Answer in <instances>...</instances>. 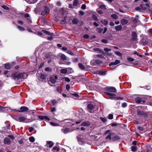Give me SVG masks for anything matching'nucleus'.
<instances>
[{"label": "nucleus", "mask_w": 152, "mask_h": 152, "mask_svg": "<svg viewBox=\"0 0 152 152\" xmlns=\"http://www.w3.org/2000/svg\"><path fill=\"white\" fill-rule=\"evenodd\" d=\"M4 144L9 145L11 142L10 139L8 137H6L4 140Z\"/></svg>", "instance_id": "obj_15"}, {"label": "nucleus", "mask_w": 152, "mask_h": 152, "mask_svg": "<svg viewBox=\"0 0 152 152\" xmlns=\"http://www.w3.org/2000/svg\"><path fill=\"white\" fill-rule=\"evenodd\" d=\"M127 106V103L125 102H124V103H122V106L123 107H126Z\"/></svg>", "instance_id": "obj_55"}, {"label": "nucleus", "mask_w": 152, "mask_h": 152, "mask_svg": "<svg viewBox=\"0 0 152 152\" xmlns=\"http://www.w3.org/2000/svg\"><path fill=\"white\" fill-rule=\"evenodd\" d=\"M29 130L30 132H31L34 130V128L32 127H30L29 128Z\"/></svg>", "instance_id": "obj_59"}, {"label": "nucleus", "mask_w": 152, "mask_h": 152, "mask_svg": "<svg viewBox=\"0 0 152 152\" xmlns=\"http://www.w3.org/2000/svg\"><path fill=\"white\" fill-rule=\"evenodd\" d=\"M120 139V137L118 136L115 135L112 138V141H115L116 140H118Z\"/></svg>", "instance_id": "obj_16"}, {"label": "nucleus", "mask_w": 152, "mask_h": 152, "mask_svg": "<svg viewBox=\"0 0 152 152\" xmlns=\"http://www.w3.org/2000/svg\"><path fill=\"white\" fill-rule=\"evenodd\" d=\"M44 119H45V120H47L48 121H49L50 120V119L48 116H44Z\"/></svg>", "instance_id": "obj_63"}, {"label": "nucleus", "mask_w": 152, "mask_h": 152, "mask_svg": "<svg viewBox=\"0 0 152 152\" xmlns=\"http://www.w3.org/2000/svg\"><path fill=\"white\" fill-rule=\"evenodd\" d=\"M29 141L31 142H33L35 141V138L33 137H31L29 138Z\"/></svg>", "instance_id": "obj_36"}, {"label": "nucleus", "mask_w": 152, "mask_h": 152, "mask_svg": "<svg viewBox=\"0 0 152 152\" xmlns=\"http://www.w3.org/2000/svg\"><path fill=\"white\" fill-rule=\"evenodd\" d=\"M16 120L19 122L26 123L31 122L33 121V120L29 119L23 116L18 117L16 118Z\"/></svg>", "instance_id": "obj_2"}, {"label": "nucleus", "mask_w": 152, "mask_h": 152, "mask_svg": "<svg viewBox=\"0 0 152 152\" xmlns=\"http://www.w3.org/2000/svg\"><path fill=\"white\" fill-rule=\"evenodd\" d=\"M111 135H112V134L110 132L109 133H108V135L106 137L105 139L106 140L109 139V140H112V138H111Z\"/></svg>", "instance_id": "obj_24"}, {"label": "nucleus", "mask_w": 152, "mask_h": 152, "mask_svg": "<svg viewBox=\"0 0 152 152\" xmlns=\"http://www.w3.org/2000/svg\"><path fill=\"white\" fill-rule=\"evenodd\" d=\"M86 6L85 4H83L82 5L81 8L83 10H85L86 8Z\"/></svg>", "instance_id": "obj_57"}, {"label": "nucleus", "mask_w": 152, "mask_h": 152, "mask_svg": "<svg viewBox=\"0 0 152 152\" xmlns=\"http://www.w3.org/2000/svg\"><path fill=\"white\" fill-rule=\"evenodd\" d=\"M65 81L67 82H69L70 81V80L69 78L68 77H65Z\"/></svg>", "instance_id": "obj_58"}, {"label": "nucleus", "mask_w": 152, "mask_h": 152, "mask_svg": "<svg viewBox=\"0 0 152 152\" xmlns=\"http://www.w3.org/2000/svg\"><path fill=\"white\" fill-rule=\"evenodd\" d=\"M63 132L64 134H66L69 132V130L68 128H66L63 130Z\"/></svg>", "instance_id": "obj_26"}, {"label": "nucleus", "mask_w": 152, "mask_h": 152, "mask_svg": "<svg viewBox=\"0 0 152 152\" xmlns=\"http://www.w3.org/2000/svg\"><path fill=\"white\" fill-rule=\"evenodd\" d=\"M136 102L138 104H142L145 102V101L144 100H142L141 98L137 97L135 99Z\"/></svg>", "instance_id": "obj_9"}, {"label": "nucleus", "mask_w": 152, "mask_h": 152, "mask_svg": "<svg viewBox=\"0 0 152 152\" xmlns=\"http://www.w3.org/2000/svg\"><path fill=\"white\" fill-rule=\"evenodd\" d=\"M12 76L14 80H18L19 79L26 78L27 76V75L25 73H19L16 72L12 73Z\"/></svg>", "instance_id": "obj_1"}, {"label": "nucleus", "mask_w": 152, "mask_h": 152, "mask_svg": "<svg viewBox=\"0 0 152 152\" xmlns=\"http://www.w3.org/2000/svg\"><path fill=\"white\" fill-rule=\"evenodd\" d=\"M132 36L133 40H135L137 39V35L135 32L133 31L132 32Z\"/></svg>", "instance_id": "obj_12"}, {"label": "nucleus", "mask_w": 152, "mask_h": 152, "mask_svg": "<svg viewBox=\"0 0 152 152\" xmlns=\"http://www.w3.org/2000/svg\"><path fill=\"white\" fill-rule=\"evenodd\" d=\"M101 41L103 43H104L105 44H106V43H107V42H108L107 41L106 39H102L101 40Z\"/></svg>", "instance_id": "obj_56"}, {"label": "nucleus", "mask_w": 152, "mask_h": 152, "mask_svg": "<svg viewBox=\"0 0 152 152\" xmlns=\"http://www.w3.org/2000/svg\"><path fill=\"white\" fill-rule=\"evenodd\" d=\"M17 28L20 31H24L25 30V29L23 27L20 26H17Z\"/></svg>", "instance_id": "obj_41"}, {"label": "nucleus", "mask_w": 152, "mask_h": 152, "mask_svg": "<svg viewBox=\"0 0 152 152\" xmlns=\"http://www.w3.org/2000/svg\"><path fill=\"white\" fill-rule=\"evenodd\" d=\"M58 79V77L56 75L54 76L50 77L49 78V80L48 81V83L49 85L51 86H53V84H55L56 81V80Z\"/></svg>", "instance_id": "obj_4"}, {"label": "nucleus", "mask_w": 152, "mask_h": 152, "mask_svg": "<svg viewBox=\"0 0 152 152\" xmlns=\"http://www.w3.org/2000/svg\"><path fill=\"white\" fill-rule=\"evenodd\" d=\"M70 86L68 84H67L66 86V88L67 91H69L70 88Z\"/></svg>", "instance_id": "obj_61"}, {"label": "nucleus", "mask_w": 152, "mask_h": 152, "mask_svg": "<svg viewBox=\"0 0 152 152\" xmlns=\"http://www.w3.org/2000/svg\"><path fill=\"white\" fill-rule=\"evenodd\" d=\"M50 124L53 126H59V124H58L52 122H50Z\"/></svg>", "instance_id": "obj_45"}, {"label": "nucleus", "mask_w": 152, "mask_h": 152, "mask_svg": "<svg viewBox=\"0 0 152 152\" xmlns=\"http://www.w3.org/2000/svg\"><path fill=\"white\" fill-rule=\"evenodd\" d=\"M47 143L48 144H49V147L51 148L53 145V143H52V142L50 141H47Z\"/></svg>", "instance_id": "obj_31"}, {"label": "nucleus", "mask_w": 152, "mask_h": 152, "mask_svg": "<svg viewBox=\"0 0 152 152\" xmlns=\"http://www.w3.org/2000/svg\"><path fill=\"white\" fill-rule=\"evenodd\" d=\"M137 114L138 115H145L147 116V113L143 111H140V109H138L137 111Z\"/></svg>", "instance_id": "obj_8"}, {"label": "nucleus", "mask_w": 152, "mask_h": 152, "mask_svg": "<svg viewBox=\"0 0 152 152\" xmlns=\"http://www.w3.org/2000/svg\"><path fill=\"white\" fill-rule=\"evenodd\" d=\"M4 66L6 69H10L11 68L10 65L8 64H5Z\"/></svg>", "instance_id": "obj_25"}, {"label": "nucleus", "mask_w": 152, "mask_h": 152, "mask_svg": "<svg viewBox=\"0 0 152 152\" xmlns=\"http://www.w3.org/2000/svg\"><path fill=\"white\" fill-rule=\"evenodd\" d=\"M92 18L94 20H98V18L97 17L94 15H92Z\"/></svg>", "instance_id": "obj_51"}, {"label": "nucleus", "mask_w": 152, "mask_h": 152, "mask_svg": "<svg viewBox=\"0 0 152 152\" xmlns=\"http://www.w3.org/2000/svg\"><path fill=\"white\" fill-rule=\"evenodd\" d=\"M127 59L129 62H132L134 60V58L129 57H127Z\"/></svg>", "instance_id": "obj_27"}, {"label": "nucleus", "mask_w": 152, "mask_h": 152, "mask_svg": "<svg viewBox=\"0 0 152 152\" xmlns=\"http://www.w3.org/2000/svg\"><path fill=\"white\" fill-rule=\"evenodd\" d=\"M128 22V20L125 19H123L121 20V24H122L123 25H125Z\"/></svg>", "instance_id": "obj_17"}, {"label": "nucleus", "mask_w": 152, "mask_h": 152, "mask_svg": "<svg viewBox=\"0 0 152 152\" xmlns=\"http://www.w3.org/2000/svg\"><path fill=\"white\" fill-rule=\"evenodd\" d=\"M96 60V64H101L102 63V61H100V60Z\"/></svg>", "instance_id": "obj_49"}, {"label": "nucleus", "mask_w": 152, "mask_h": 152, "mask_svg": "<svg viewBox=\"0 0 152 152\" xmlns=\"http://www.w3.org/2000/svg\"><path fill=\"white\" fill-rule=\"evenodd\" d=\"M88 111L91 113H92L96 110V108L94 105L92 104H89L87 106Z\"/></svg>", "instance_id": "obj_5"}, {"label": "nucleus", "mask_w": 152, "mask_h": 152, "mask_svg": "<svg viewBox=\"0 0 152 152\" xmlns=\"http://www.w3.org/2000/svg\"><path fill=\"white\" fill-rule=\"evenodd\" d=\"M93 50L95 51H97L100 53H102V50L99 48H95L93 49Z\"/></svg>", "instance_id": "obj_48"}, {"label": "nucleus", "mask_w": 152, "mask_h": 152, "mask_svg": "<svg viewBox=\"0 0 152 152\" xmlns=\"http://www.w3.org/2000/svg\"><path fill=\"white\" fill-rule=\"evenodd\" d=\"M67 69H63L61 70L60 72L62 74H65L67 72Z\"/></svg>", "instance_id": "obj_20"}, {"label": "nucleus", "mask_w": 152, "mask_h": 152, "mask_svg": "<svg viewBox=\"0 0 152 152\" xmlns=\"http://www.w3.org/2000/svg\"><path fill=\"white\" fill-rule=\"evenodd\" d=\"M51 102L53 105H54L57 103L56 101L55 100H52L51 101Z\"/></svg>", "instance_id": "obj_52"}, {"label": "nucleus", "mask_w": 152, "mask_h": 152, "mask_svg": "<svg viewBox=\"0 0 152 152\" xmlns=\"http://www.w3.org/2000/svg\"><path fill=\"white\" fill-rule=\"evenodd\" d=\"M96 60H92L91 62V64L92 65H96Z\"/></svg>", "instance_id": "obj_43"}, {"label": "nucleus", "mask_w": 152, "mask_h": 152, "mask_svg": "<svg viewBox=\"0 0 152 152\" xmlns=\"http://www.w3.org/2000/svg\"><path fill=\"white\" fill-rule=\"evenodd\" d=\"M67 53L71 55H73V53L70 50H67Z\"/></svg>", "instance_id": "obj_62"}, {"label": "nucleus", "mask_w": 152, "mask_h": 152, "mask_svg": "<svg viewBox=\"0 0 152 152\" xmlns=\"http://www.w3.org/2000/svg\"><path fill=\"white\" fill-rule=\"evenodd\" d=\"M79 68L82 70H84L85 67L81 63H79L78 64Z\"/></svg>", "instance_id": "obj_19"}, {"label": "nucleus", "mask_w": 152, "mask_h": 152, "mask_svg": "<svg viewBox=\"0 0 152 152\" xmlns=\"http://www.w3.org/2000/svg\"><path fill=\"white\" fill-rule=\"evenodd\" d=\"M39 12H41V14L42 15L44 16L49 12L50 10L47 7H42L40 8Z\"/></svg>", "instance_id": "obj_3"}, {"label": "nucleus", "mask_w": 152, "mask_h": 152, "mask_svg": "<svg viewBox=\"0 0 152 152\" xmlns=\"http://www.w3.org/2000/svg\"><path fill=\"white\" fill-rule=\"evenodd\" d=\"M111 17L113 18V19H116L118 18V16L117 15H116V14H115L111 15Z\"/></svg>", "instance_id": "obj_30"}, {"label": "nucleus", "mask_w": 152, "mask_h": 152, "mask_svg": "<svg viewBox=\"0 0 152 152\" xmlns=\"http://www.w3.org/2000/svg\"><path fill=\"white\" fill-rule=\"evenodd\" d=\"M108 118L110 119H112L113 118V114H110L108 116Z\"/></svg>", "instance_id": "obj_50"}, {"label": "nucleus", "mask_w": 152, "mask_h": 152, "mask_svg": "<svg viewBox=\"0 0 152 152\" xmlns=\"http://www.w3.org/2000/svg\"><path fill=\"white\" fill-rule=\"evenodd\" d=\"M77 139L78 142L80 144L83 145L85 143V141L83 138L77 136Z\"/></svg>", "instance_id": "obj_10"}, {"label": "nucleus", "mask_w": 152, "mask_h": 152, "mask_svg": "<svg viewBox=\"0 0 152 152\" xmlns=\"http://www.w3.org/2000/svg\"><path fill=\"white\" fill-rule=\"evenodd\" d=\"M100 119L101 120L104 122H106L107 121V119L101 117Z\"/></svg>", "instance_id": "obj_46"}, {"label": "nucleus", "mask_w": 152, "mask_h": 152, "mask_svg": "<svg viewBox=\"0 0 152 152\" xmlns=\"http://www.w3.org/2000/svg\"><path fill=\"white\" fill-rule=\"evenodd\" d=\"M105 93L107 94V95L110 96L111 97H112L115 96V94H113L111 93L108 92H106Z\"/></svg>", "instance_id": "obj_28"}, {"label": "nucleus", "mask_w": 152, "mask_h": 152, "mask_svg": "<svg viewBox=\"0 0 152 152\" xmlns=\"http://www.w3.org/2000/svg\"><path fill=\"white\" fill-rule=\"evenodd\" d=\"M50 36L49 37H48L47 38L49 40H51L53 39V33H51V34L50 35Z\"/></svg>", "instance_id": "obj_29"}, {"label": "nucleus", "mask_w": 152, "mask_h": 152, "mask_svg": "<svg viewBox=\"0 0 152 152\" xmlns=\"http://www.w3.org/2000/svg\"><path fill=\"white\" fill-rule=\"evenodd\" d=\"M103 29L102 28H97L96 30V31L99 33H101L102 32V31H103Z\"/></svg>", "instance_id": "obj_42"}, {"label": "nucleus", "mask_w": 152, "mask_h": 152, "mask_svg": "<svg viewBox=\"0 0 152 152\" xmlns=\"http://www.w3.org/2000/svg\"><path fill=\"white\" fill-rule=\"evenodd\" d=\"M38 118L39 119L42 120L44 119V116L40 115L38 116Z\"/></svg>", "instance_id": "obj_53"}, {"label": "nucleus", "mask_w": 152, "mask_h": 152, "mask_svg": "<svg viewBox=\"0 0 152 152\" xmlns=\"http://www.w3.org/2000/svg\"><path fill=\"white\" fill-rule=\"evenodd\" d=\"M42 31L44 32V33L48 35H50L51 34V33H50L49 32L47 31L44 30H43Z\"/></svg>", "instance_id": "obj_40"}, {"label": "nucleus", "mask_w": 152, "mask_h": 152, "mask_svg": "<svg viewBox=\"0 0 152 152\" xmlns=\"http://www.w3.org/2000/svg\"><path fill=\"white\" fill-rule=\"evenodd\" d=\"M53 150H57V151H59V148H57V146H54L53 148Z\"/></svg>", "instance_id": "obj_60"}, {"label": "nucleus", "mask_w": 152, "mask_h": 152, "mask_svg": "<svg viewBox=\"0 0 152 152\" xmlns=\"http://www.w3.org/2000/svg\"><path fill=\"white\" fill-rule=\"evenodd\" d=\"M115 52L116 55H118L120 57H121L122 55V54L120 52H119V51H115Z\"/></svg>", "instance_id": "obj_38"}, {"label": "nucleus", "mask_w": 152, "mask_h": 152, "mask_svg": "<svg viewBox=\"0 0 152 152\" xmlns=\"http://www.w3.org/2000/svg\"><path fill=\"white\" fill-rule=\"evenodd\" d=\"M106 91L113 93H115L116 92V90L115 88L113 87H108L105 88Z\"/></svg>", "instance_id": "obj_6"}, {"label": "nucleus", "mask_w": 152, "mask_h": 152, "mask_svg": "<svg viewBox=\"0 0 152 152\" xmlns=\"http://www.w3.org/2000/svg\"><path fill=\"white\" fill-rule=\"evenodd\" d=\"M40 8H39V9L38 8H36L34 10V12L36 14L40 13V12H39V10Z\"/></svg>", "instance_id": "obj_35"}, {"label": "nucleus", "mask_w": 152, "mask_h": 152, "mask_svg": "<svg viewBox=\"0 0 152 152\" xmlns=\"http://www.w3.org/2000/svg\"><path fill=\"white\" fill-rule=\"evenodd\" d=\"M132 151L133 152H135L137 151V147L135 146H132L131 147Z\"/></svg>", "instance_id": "obj_33"}, {"label": "nucleus", "mask_w": 152, "mask_h": 152, "mask_svg": "<svg viewBox=\"0 0 152 152\" xmlns=\"http://www.w3.org/2000/svg\"><path fill=\"white\" fill-rule=\"evenodd\" d=\"M120 61L118 60H116L115 62H112L109 64V66H111L113 65H116L120 63Z\"/></svg>", "instance_id": "obj_13"}, {"label": "nucleus", "mask_w": 152, "mask_h": 152, "mask_svg": "<svg viewBox=\"0 0 152 152\" xmlns=\"http://www.w3.org/2000/svg\"><path fill=\"white\" fill-rule=\"evenodd\" d=\"M140 7L143 10H145L147 9L146 7L145 6L144 4H141L140 5Z\"/></svg>", "instance_id": "obj_37"}, {"label": "nucleus", "mask_w": 152, "mask_h": 152, "mask_svg": "<svg viewBox=\"0 0 152 152\" xmlns=\"http://www.w3.org/2000/svg\"><path fill=\"white\" fill-rule=\"evenodd\" d=\"M122 28V26L120 25H118L115 27V29L117 31H119L121 30Z\"/></svg>", "instance_id": "obj_18"}, {"label": "nucleus", "mask_w": 152, "mask_h": 152, "mask_svg": "<svg viewBox=\"0 0 152 152\" xmlns=\"http://www.w3.org/2000/svg\"><path fill=\"white\" fill-rule=\"evenodd\" d=\"M8 137L12 140H13L15 138V137L13 135H9Z\"/></svg>", "instance_id": "obj_54"}, {"label": "nucleus", "mask_w": 152, "mask_h": 152, "mask_svg": "<svg viewBox=\"0 0 152 152\" xmlns=\"http://www.w3.org/2000/svg\"><path fill=\"white\" fill-rule=\"evenodd\" d=\"M20 110H16L17 111L19 112H27L29 110L28 108L25 106H22L20 108Z\"/></svg>", "instance_id": "obj_7"}, {"label": "nucleus", "mask_w": 152, "mask_h": 152, "mask_svg": "<svg viewBox=\"0 0 152 152\" xmlns=\"http://www.w3.org/2000/svg\"><path fill=\"white\" fill-rule=\"evenodd\" d=\"M104 50L106 52V54L107 55L111 56L112 55V53L111 52H109V51H111V50L110 49L105 48L104 49Z\"/></svg>", "instance_id": "obj_11"}, {"label": "nucleus", "mask_w": 152, "mask_h": 152, "mask_svg": "<svg viewBox=\"0 0 152 152\" xmlns=\"http://www.w3.org/2000/svg\"><path fill=\"white\" fill-rule=\"evenodd\" d=\"M40 77L42 80L45 79L46 78V76L43 74H41L40 76Z\"/></svg>", "instance_id": "obj_47"}, {"label": "nucleus", "mask_w": 152, "mask_h": 152, "mask_svg": "<svg viewBox=\"0 0 152 152\" xmlns=\"http://www.w3.org/2000/svg\"><path fill=\"white\" fill-rule=\"evenodd\" d=\"M72 23L74 24H77L78 23V19L77 18H74L72 20Z\"/></svg>", "instance_id": "obj_21"}, {"label": "nucleus", "mask_w": 152, "mask_h": 152, "mask_svg": "<svg viewBox=\"0 0 152 152\" xmlns=\"http://www.w3.org/2000/svg\"><path fill=\"white\" fill-rule=\"evenodd\" d=\"M101 23H102L104 25H106L108 23V21L105 20H102L101 21Z\"/></svg>", "instance_id": "obj_32"}, {"label": "nucleus", "mask_w": 152, "mask_h": 152, "mask_svg": "<svg viewBox=\"0 0 152 152\" xmlns=\"http://www.w3.org/2000/svg\"><path fill=\"white\" fill-rule=\"evenodd\" d=\"M67 72L69 73H71L73 72V71L72 69L70 68H68L67 69Z\"/></svg>", "instance_id": "obj_44"}, {"label": "nucleus", "mask_w": 152, "mask_h": 152, "mask_svg": "<svg viewBox=\"0 0 152 152\" xmlns=\"http://www.w3.org/2000/svg\"><path fill=\"white\" fill-rule=\"evenodd\" d=\"M79 13L81 15H84V12L81 11H80L79 12Z\"/></svg>", "instance_id": "obj_64"}, {"label": "nucleus", "mask_w": 152, "mask_h": 152, "mask_svg": "<svg viewBox=\"0 0 152 152\" xmlns=\"http://www.w3.org/2000/svg\"><path fill=\"white\" fill-rule=\"evenodd\" d=\"M81 125L82 126H88L90 125V123L89 121H85L82 122Z\"/></svg>", "instance_id": "obj_14"}, {"label": "nucleus", "mask_w": 152, "mask_h": 152, "mask_svg": "<svg viewBox=\"0 0 152 152\" xmlns=\"http://www.w3.org/2000/svg\"><path fill=\"white\" fill-rule=\"evenodd\" d=\"M1 7L5 10H8L9 9V8L6 5H2L1 6Z\"/></svg>", "instance_id": "obj_39"}, {"label": "nucleus", "mask_w": 152, "mask_h": 152, "mask_svg": "<svg viewBox=\"0 0 152 152\" xmlns=\"http://www.w3.org/2000/svg\"><path fill=\"white\" fill-rule=\"evenodd\" d=\"M61 58L62 60L65 61L66 60V56L63 54H62L61 56Z\"/></svg>", "instance_id": "obj_23"}, {"label": "nucleus", "mask_w": 152, "mask_h": 152, "mask_svg": "<svg viewBox=\"0 0 152 152\" xmlns=\"http://www.w3.org/2000/svg\"><path fill=\"white\" fill-rule=\"evenodd\" d=\"M106 72V71H100L98 72V74L100 75H105Z\"/></svg>", "instance_id": "obj_22"}, {"label": "nucleus", "mask_w": 152, "mask_h": 152, "mask_svg": "<svg viewBox=\"0 0 152 152\" xmlns=\"http://www.w3.org/2000/svg\"><path fill=\"white\" fill-rule=\"evenodd\" d=\"M78 0H75L73 3V5L74 6H77L78 4Z\"/></svg>", "instance_id": "obj_34"}]
</instances>
